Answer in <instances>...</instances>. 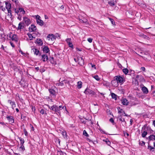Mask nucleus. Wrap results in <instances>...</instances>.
Returning a JSON list of instances; mask_svg holds the SVG:
<instances>
[{"label":"nucleus","mask_w":155,"mask_h":155,"mask_svg":"<svg viewBox=\"0 0 155 155\" xmlns=\"http://www.w3.org/2000/svg\"><path fill=\"white\" fill-rule=\"evenodd\" d=\"M6 118L10 124L12 125L14 123V118L13 116L11 115H7L6 117Z\"/></svg>","instance_id":"f257e3e1"},{"label":"nucleus","mask_w":155,"mask_h":155,"mask_svg":"<svg viewBox=\"0 0 155 155\" xmlns=\"http://www.w3.org/2000/svg\"><path fill=\"white\" fill-rule=\"evenodd\" d=\"M84 93L86 94H91L92 95H94L96 94L95 92L87 88L85 89Z\"/></svg>","instance_id":"f03ea898"},{"label":"nucleus","mask_w":155,"mask_h":155,"mask_svg":"<svg viewBox=\"0 0 155 155\" xmlns=\"http://www.w3.org/2000/svg\"><path fill=\"white\" fill-rule=\"evenodd\" d=\"M114 78L118 83H121L124 82V78L120 76H116Z\"/></svg>","instance_id":"7ed1b4c3"},{"label":"nucleus","mask_w":155,"mask_h":155,"mask_svg":"<svg viewBox=\"0 0 155 155\" xmlns=\"http://www.w3.org/2000/svg\"><path fill=\"white\" fill-rule=\"evenodd\" d=\"M78 64L81 66L84 65V60L81 57H78Z\"/></svg>","instance_id":"20e7f679"},{"label":"nucleus","mask_w":155,"mask_h":155,"mask_svg":"<svg viewBox=\"0 0 155 155\" xmlns=\"http://www.w3.org/2000/svg\"><path fill=\"white\" fill-rule=\"evenodd\" d=\"M79 20L80 22L81 23H86L87 22V19L81 16H79Z\"/></svg>","instance_id":"39448f33"},{"label":"nucleus","mask_w":155,"mask_h":155,"mask_svg":"<svg viewBox=\"0 0 155 155\" xmlns=\"http://www.w3.org/2000/svg\"><path fill=\"white\" fill-rule=\"evenodd\" d=\"M48 106L51 110L54 112H57V110L56 109L57 105H54L51 107H50V106L48 105Z\"/></svg>","instance_id":"423d86ee"},{"label":"nucleus","mask_w":155,"mask_h":155,"mask_svg":"<svg viewBox=\"0 0 155 155\" xmlns=\"http://www.w3.org/2000/svg\"><path fill=\"white\" fill-rule=\"evenodd\" d=\"M32 50L34 52V54H35L36 55H38L39 56H41V53L40 52V51L38 50L37 49L35 48H32Z\"/></svg>","instance_id":"0eeeda50"},{"label":"nucleus","mask_w":155,"mask_h":155,"mask_svg":"<svg viewBox=\"0 0 155 155\" xmlns=\"http://www.w3.org/2000/svg\"><path fill=\"white\" fill-rule=\"evenodd\" d=\"M41 59L43 62L47 61L48 62V58L47 54H43L41 55Z\"/></svg>","instance_id":"6e6552de"},{"label":"nucleus","mask_w":155,"mask_h":155,"mask_svg":"<svg viewBox=\"0 0 155 155\" xmlns=\"http://www.w3.org/2000/svg\"><path fill=\"white\" fill-rule=\"evenodd\" d=\"M148 140V142L150 141L155 140V135L153 134L150 135L148 138H147Z\"/></svg>","instance_id":"1a4fd4ad"},{"label":"nucleus","mask_w":155,"mask_h":155,"mask_svg":"<svg viewBox=\"0 0 155 155\" xmlns=\"http://www.w3.org/2000/svg\"><path fill=\"white\" fill-rule=\"evenodd\" d=\"M29 30L30 32L35 31L36 30V26L34 25H31L29 28Z\"/></svg>","instance_id":"9d476101"},{"label":"nucleus","mask_w":155,"mask_h":155,"mask_svg":"<svg viewBox=\"0 0 155 155\" xmlns=\"http://www.w3.org/2000/svg\"><path fill=\"white\" fill-rule=\"evenodd\" d=\"M23 20L25 22V23L27 25H28L31 23V21L30 20L26 17H24L23 18Z\"/></svg>","instance_id":"9b49d317"},{"label":"nucleus","mask_w":155,"mask_h":155,"mask_svg":"<svg viewBox=\"0 0 155 155\" xmlns=\"http://www.w3.org/2000/svg\"><path fill=\"white\" fill-rule=\"evenodd\" d=\"M122 103L124 105H127L129 104V101L126 99V98H124L121 101Z\"/></svg>","instance_id":"f8f14e48"},{"label":"nucleus","mask_w":155,"mask_h":155,"mask_svg":"<svg viewBox=\"0 0 155 155\" xmlns=\"http://www.w3.org/2000/svg\"><path fill=\"white\" fill-rule=\"evenodd\" d=\"M47 38H49L52 41H54L56 39L55 36L52 34H49L47 36Z\"/></svg>","instance_id":"ddd939ff"},{"label":"nucleus","mask_w":155,"mask_h":155,"mask_svg":"<svg viewBox=\"0 0 155 155\" xmlns=\"http://www.w3.org/2000/svg\"><path fill=\"white\" fill-rule=\"evenodd\" d=\"M9 38H11L12 41H15L16 42H17V40L16 39V35L15 34H14L12 35H10L9 36Z\"/></svg>","instance_id":"4468645a"},{"label":"nucleus","mask_w":155,"mask_h":155,"mask_svg":"<svg viewBox=\"0 0 155 155\" xmlns=\"http://www.w3.org/2000/svg\"><path fill=\"white\" fill-rule=\"evenodd\" d=\"M43 51L45 53H48L50 51V50L47 46H44L43 49Z\"/></svg>","instance_id":"2eb2a0df"},{"label":"nucleus","mask_w":155,"mask_h":155,"mask_svg":"<svg viewBox=\"0 0 155 155\" xmlns=\"http://www.w3.org/2000/svg\"><path fill=\"white\" fill-rule=\"evenodd\" d=\"M4 2L5 3V4L6 5L5 8L7 9H11V5L10 3L7 2H3V4H4Z\"/></svg>","instance_id":"dca6fc26"},{"label":"nucleus","mask_w":155,"mask_h":155,"mask_svg":"<svg viewBox=\"0 0 155 155\" xmlns=\"http://www.w3.org/2000/svg\"><path fill=\"white\" fill-rule=\"evenodd\" d=\"M111 84L113 85H114V87H117L118 85V83L115 79L111 81Z\"/></svg>","instance_id":"f3484780"},{"label":"nucleus","mask_w":155,"mask_h":155,"mask_svg":"<svg viewBox=\"0 0 155 155\" xmlns=\"http://www.w3.org/2000/svg\"><path fill=\"white\" fill-rule=\"evenodd\" d=\"M142 90L144 94H147L148 93V89L144 86H143L142 87Z\"/></svg>","instance_id":"a211bd4d"},{"label":"nucleus","mask_w":155,"mask_h":155,"mask_svg":"<svg viewBox=\"0 0 155 155\" xmlns=\"http://www.w3.org/2000/svg\"><path fill=\"white\" fill-rule=\"evenodd\" d=\"M148 149H149L150 151L152 152H154L155 150V148L151 146L149 144V143L148 142Z\"/></svg>","instance_id":"6ab92c4d"},{"label":"nucleus","mask_w":155,"mask_h":155,"mask_svg":"<svg viewBox=\"0 0 155 155\" xmlns=\"http://www.w3.org/2000/svg\"><path fill=\"white\" fill-rule=\"evenodd\" d=\"M48 60L52 64H56V62L54 61V57H50Z\"/></svg>","instance_id":"aec40b11"},{"label":"nucleus","mask_w":155,"mask_h":155,"mask_svg":"<svg viewBox=\"0 0 155 155\" xmlns=\"http://www.w3.org/2000/svg\"><path fill=\"white\" fill-rule=\"evenodd\" d=\"M116 2V0H111L108 2V4L110 6H113L115 5V2Z\"/></svg>","instance_id":"412c9836"},{"label":"nucleus","mask_w":155,"mask_h":155,"mask_svg":"<svg viewBox=\"0 0 155 155\" xmlns=\"http://www.w3.org/2000/svg\"><path fill=\"white\" fill-rule=\"evenodd\" d=\"M37 23L41 26H42L44 25V22L41 19H38L36 20Z\"/></svg>","instance_id":"4be33fe9"},{"label":"nucleus","mask_w":155,"mask_h":155,"mask_svg":"<svg viewBox=\"0 0 155 155\" xmlns=\"http://www.w3.org/2000/svg\"><path fill=\"white\" fill-rule=\"evenodd\" d=\"M25 81L23 79H21V81L19 82V83L20 85L21 86H23L24 87H25V85H24V84L25 83Z\"/></svg>","instance_id":"5701e85b"},{"label":"nucleus","mask_w":155,"mask_h":155,"mask_svg":"<svg viewBox=\"0 0 155 155\" xmlns=\"http://www.w3.org/2000/svg\"><path fill=\"white\" fill-rule=\"evenodd\" d=\"M49 91L51 96H54L55 95L56 92L54 89H49Z\"/></svg>","instance_id":"b1692460"},{"label":"nucleus","mask_w":155,"mask_h":155,"mask_svg":"<svg viewBox=\"0 0 155 155\" xmlns=\"http://www.w3.org/2000/svg\"><path fill=\"white\" fill-rule=\"evenodd\" d=\"M23 24L24 23H23L22 22H20L18 24V30H20L24 28V26L23 25Z\"/></svg>","instance_id":"393cba45"},{"label":"nucleus","mask_w":155,"mask_h":155,"mask_svg":"<svg viewBox=\"0 0 155 155\" xmlns=\"http://www.w3.org/2000/svg\"><path fill=\"white\" fill-rule=\"evenodd\" d=\"M37 42L40 46L42 45L43 44V43L41 39H38L37 40Z\"/></svg>","instance_id":"a878e982"},{"label":"nucleus","mask_w":155,"mask_h":155,"mask_svg":"<svg viewBox=\"0 0 155 155\" xmlns=\"http://www.w3.org/2000/svg\"><path fill=\"white\" fill-rule=\"evenodd\" d=\"M140 36L143 38H146L147 40H149V38L147 36V35H144L143 34H141L140 35Z\"/></svg>","instance_id":"bb28decb"},{"label":"nucleus","mask_w":155,"mask_h":155,"mask_svg":"<svg viewBox=\"0 0 155 155\" xmlns=\"http://www.w3.org/2000/svg\"><path fill=\"white\" fill-rule=\"evenodd\" d=\"M82 87V82L81 81H78V82L77 87L78 89L81 88Z\"/></svg>","instance_id":"cd10ccee"},{"label":"nucleus","mask_w":155,"mask_h":155,"mask_svg":"<svg viewBox=\"0 0 155 155\" xmlns=\"http://www.w3.org/2000/svg\"><path fill=\"white\" fill-rule=\"evenodd\" d=\"M123 72L125 74H127L129 70L127 68H124L122 70Z\"/></svg>","instance_id":"c85d7f7f"},{"label":"nucleus","mask_w":155,"mask_h":155,"mask_svg":"<svg viewBox=\"0 0 155 155\" xmlns=\"http://www.w3.org/2000/svg\"><path fill=\"white\" fill-rule=\"evenodd\" d=\"M111 96L112 98L113 99H114L115 100L117 99V95L114 93H111Z\"/></svg>","instance_id":"c756f323"},{"label":"nucleus","mask_w":155,"mask_h":155,"mask_svg":"<svg viewBox=\"0 0 155 155\" xmlns=\"http://www.w3.org/2000/svg\"><path fill=\"white\" fill-rule=\"evenodd\" d=\"M20 139L21 145H23L25 142L24 140L21 137L19 138Z\"/></svg>","instance_id":"7c9ffc66"},{"label":"nucleus","mask_w":155,"mask_h":155,"mask_svg":"<svg viewBox=\"0 0 155 155\" xmlns=\"http://www.w3.org/2000/svg\"><path fill=\"white\" fill-rule=\"evenodd\" d=\"M118 118H119V120L120 121L122 122H125V123H126L124 119L122 118L121 115H120V116H119Z\"/></svg>","instance_id":"2f4dec72"},{"label":"nucleus","mask_w":155,"mask_h":155,"mask_svg":"<svg viewBox=\"0 0 155 155\" xmlns=\"http://www.w3.org/2000/svg\"><path fill=\"white\" fill-rule=\"evenodd\" d=\"M147 134V132L146 131H144L142 134V136L143 137H145Z\"/></svg>","instance_id":"473e14b6"},{"label":"nucleus","mask_w":155,"mask_h":155,"mask_svg":"<svg viewBox=\"0 0 155 155\" xmlns=\"http://www.w3.org/2000/svg\"><path fill=\"white\" fill-rule=\"evenodd\" d=\"M19 12H21L23 14H25V11L24 9L22 8H19Z\"/></svg>","instance_id":"72a5a7b5"},{"label":"nucleus","mask_w":155,"mask_h":155,"mask_svg":"<svg viewBox=\"0 0 155 155\" xmlns=\"http://www.w3.org/2000/svg\"><path fill=\"white\" fill-rule=\"evenodd\" d=\"M27 35H28V37L30 40H31L33 39V36L29 33H28Z\"/></svg>","instance_id":"f704fd0d"},{"label":"nucleus","mask_w":155,"mask_h":155,"mask_svg":"<svg viewBox=\"0 0 155 155\" xmlns=\"http://www.w3.org/2000/svg\"><path fill=\"white\" fill-rule=\"evenodd\" d=\"M62 134L64 138H65L67 137V133L65 131H62Z\"/></svg>","instance_id":"c9c22d12"},{"label":"nucleus","mask_w":155,"mask_h":155,"mask_svg":"<svg viewBox=\"0 0 155 155\" xmlns=\"http://www.w3.org/2000/svg\"><path fill=\"white\" fill-rule=\"evenodd\" d=\"M83 134L84 136H85L87 137H88L89 136V135L88 134L87 132L85 130H84L83 132Z\"/></svg>","instance_id":"e433bc0d"},{"label":"nucleus","mask_w":155,"mask_h":155,"mask_svg":"<svg viewBox=\"0 0 155 155\" xmlns=\"http://www.w3.org/2000/svg\"><path fill=\"white\" fill-rule=\"evenodd\" d=\"M109 19L113 25H115V21L113 19L111 18H109Z\"/></svg>","instance_id":"4c0bfd02"},{"label":"nucleus","mask_w":155,"mask_h":155,"mask_svg":"<svg viewBox=\"0 0 155 155\" xmlns=\"http://www.w3.org/2000/svg\"><path fill=\"white\" fill-rule=\"evenodd\" d=\"M139 144L141 146H143L145 145V142L144 141H141V142L140 141V140L139 141Z\"/></svg>","instance_id":"58836bf2"},{"label":"nucleus","mask_w":155,"mask_h":155,"mask_svg":"<svg viewBox=\"0 0 155 155\" xmlns=\"http://www.w3.org/2000/svg\"><path fill=\"white\" fill-rule=\"evenodd\" d=\"M94 77L96 80L97 81H98L100 80V78L97 75H95Z\"/></svg>","instance_id":"ea45409f"},{"label":"nucleus","mask_w":155,"mask_h":155,"mask_svg":"<svg viewBox=\"0 0 155 155\" xmlns=\"http://www.w3.org/2000/svg\"><path fill=\"white\" fill-rule=\"evenodd\" d=\"M23 131L25 135L27 136L28 135V133L25 128H24Z\"/></svg>","instance_id":"a19ab883"},{"label":"nucleus","mask_w":155,"mask_h":155,"mask_svg":"<svg viewBox=\"0 0 155 155\" xmlns=\"http://www.w3.org/2000/svg\"><path fill=\"white\" fill-rule=\"evenodd\" d=\"M57 84L58 86H59V85L63 86V85H64V82H63V81H61L60 83H58Z\"/></svg>","instance_id":"79ce46f5"},{"label":"nucleus","mask_w":155,"mask_h":155,"mask_svg":"<svg viewBox=\"0 0 155 155\" xmlns=\"http://www.w3.org/2000/svg\"><path fill=\"white\" fill-rule=\"evenodd\" d=\"M5 35L4 34H2L1 35V37L3 38V40L5 41Z\"/></svg>","instance_id":"37998d69"},{"label":"nucleus","mask_w":155,"mask_h":155,"mask_svg":"<svg viewBox=\"0 0 155 155\" xmlns=\"http://www.w3.org/2000/svg\"><path fill=\"white\" fill-rule=\"evenodd\" d=\"M117 110L118 111V113H121L123 110L122 109H120V107L118 108Z\"/></svg>","instance_id":"c03bdc74"},{"label":"nucleus","mask_w":155,"mask_h":155,"mask_svg":"<svg viewBox=\"0 0 155 155\" xmlns=\"http://www.w3.org/2000/svg\"><path fill=\"white\" fill-rule=\"evenodd\" d=\"M66 41L67 42V43L68 44V43L71 42V39L70 38H67L66 40Z\"/></svg>","instance_id":"a18cd8bd"},{"label":"nucleus","mask_w":155,"mask_h":155,"mask_svg":"<svg viewBox=\"0 0 155 155\" xmlns=\"http://www.w3.org/2000/svg\"><path fill=\"white\" fill-rule=\"evenodd\" d=\"M20 148L21 149V150L22 151H24L25 150V147L24 145H21L20 147Z\"/></svg>","instance_id":"49530a36"},{"label":"nucleus","mask_w":155,"mask_h":155,"mask_svg":"<svg viewBox=\"0 0 155 155\" xmlns=\"http://www.w3.org/2000/svg\"><path fill=\"white\" fill-rule=\"evenodd\" d=\"M87 41L90 43H91L93 39L91 38H87Z\"/></svg>","instance_id":"de8ad7c7"},{"label":"nucleus","mask_w":155,"mask_h":155,"mask_svg":"<svg viewBox=\"0 0 155 155\" xmlns=\"http://www.w3.org/2000/svg\"><path fill=\"white\" fill-rule=\"evenodd\" d=\"M56 109H57V113H58L59 114H60L61 113L60 111V110L59 109L58 106H57Z\"/></svg>","instance_id":"09e8293b"},{"label":"nucleus","mask_w":155,"mask_h":155,"mask_svg":"<svg viewBox=\"0 0 155 155\" xmlns=\"http://www.w3.org/2000/svg\"><path fill=\"white\" fill-rule=\"evenodd\" d=\"M16 107V104H15V102H14L13 103H12V107L13 109L14 107Z\"/></svg>","instance_id":"8fccbe9b"},{"label":"nucleus","mask_w":155,"mask_h":155,"mask_svg":"<svg viewBox=\"0 0 155 155\" xmlns=\"http://www.w3.org/2000/svg\"><path fill=\"white\" fill-rule=\"evenodd\" d=\"M147 126V125H144L142 127V130L145 131Z\"/></svg>","instance_id":"3c124183"},{"label":"nucleus","mask_w":155,"mask_h":155,"mask_svg":"<svg viewBox=\"0 0 155 155\" xmlns=\"http://www.w3.org/2000/svg\"><path fill=\"white\" fill-rule=\"evenodd\" d=\"M44 112L45 110L44 109H42L40 111V113L42 114H44Z\"/></svg>","instance_id":"603ef678"},{"label":"nucleus","mask_w":155,"mask_h":155,"mask_svg":"<svg viewBox=\"0 0 155 155\" xmlns=\"http://www.w3.org/2000/svg\"><path fill=\"white\" fill-rule=\"evenodd\" d=\"M0 124L2 125H3L4 126V127H5V126H6V124H7V123H5L4 122H0Z\"/></svg>","instance_id":"864d4df0"},{"label":"nucleus","mask_w":155,"mask_h":155,"mask_svg":"<svg viewBox=\"0 0 155 155\" xmlns=\"http://www.w3.org/2000/svg\"><path fill=\"white\" fill-rule=\"evenodd\" d=\"M68 44L69 47H71V48L73 47V45L72 44V43L71 42L68 43Z\"/></svg>","instance_id":"5fc2aeb1"},{"label":"nucleus","mask_w":155,"mask_h":155,"mask_svg":"<svg viewBox=\"0 0 155 155\" xmlns=\"http://www.w3.org/2000/svg\"><path fill=\"white\" fill-rule=\"evenodd\" d=\"M58 107L59 109H60V110H61L64 108V106H62L60 105V106H59Z\"/></svg>","instance_id":"6e6d98bb"},{"label":"nucleus","mask_w":155,"mask_h":155,"mask_svg":"<svg viewBox=\"0 0 155 155\" xmlns=\"http://www.w3.org/2000/svg\"><path fill=\"white\" fill-rule=\"evenodd\" d=\"M62 81H63V82H64V83H65V84H67L68 83H69V81H68L65 80H64Z\"/></svg>","instance_id":"4d7b16f0"},{"label":"nucleus","mask_w":155,"mask_h":155,"mask_svg":"<svg viewBox=\"0 0 155 155\" xmlns=\"http://www.w3.org/2000/svg\"><path fill=\"white\" fill-rule=\"evenodd\" d=\"M109 121L110 122H111L112 123H114V121L113 118H111L110 119Z\"/></svg>","instance_id":"13d9d810"},{"label":"nucleus","mask_w":155,"mask_h":155,"mask_svg":"<svg viewBox=\"0 0 155 155\" xmlns=\"http://www.w3.org/2000/svg\"><path fill=\"white\" fill-rule=\"evenodd\" d=\"M40 16L39 15H37L36 16V20H38V19H40Z\"/></svg>","instance_id":"bf43d9fd"},{"label":"nucleus","mask_w":155,"mask_h":155,"mask_svg":"<svg viewBox=\"0 0 155 155\" xmlns=\"http://www.w3.org/2000/svg\"><path fill=\"white\" fill-rule=\"evenodd\" d=\"M10 43L11 44V45L12 46V47H15V45H14V44H13V43L11 41H10Z\"/></svg>","instance_id":"052dcab7"},{"label":"nucleus","mask_w":155,"mask_h":155,"mask_svg":"<svg viewBox=\"0 0 155 155\" xmlns=\"http://www.w3.org/2000/svg\"><path fill=\"white\" fill-rule=\"evenodd\" d=\"M111 144V143L110 142V141L109 140H107V144L108 145V146H110V144Z\"/></svg>","instance_id":"680f3d73"},{"label":"nucleus","mask_w":155,"mask_h":155,"mask_svg":"<svg viewBox=\"0 0 155 155\" xmlns=\"http://www.w3.org/2000/svg\"><path fill=\"white\" fill-rule=\"evenodd\" d=\"M8 102L9 104H11V103H13L14 102H13L12 101H11V100H9L8 101Z\"/></svg>","instance_id":"e2e57ef3"},{"label":"nucleus","mask_w":155,"mask_h":155,"mask_svg":"<svg viewBox=\"0 0 155 155\" xmlns=\"http://www.w3.org/2000/svg\"><path fill=\"white\" fill-rule=\"evenodd\" d=\"M91 67L92 68H94L95 69H96V68L95 67V65L94 64H93L91 63Z\"/></svg>","instance_id":"0e129e2a"},{"label":"nucleus","mask_w":155,"mask_h":155,"mask_svg":"<svg viewBox=\"0 0 155 155\" xmlns=\"http://www.w3.org/2000/svg\"><path fill=\"white\" fill-rule=\"evenodd\" d=\"M12 0L13 2H15L16 4L18 2V0Z\"/></svg>","instance_id":"69168bd1"},{"label":"nucleus","mask_w":155,"mask_h":155,"mask_svg":"<svg viewBox=\"0 0 155 155\" xmlns=\"http://www.w3.org/2000/svg\"><path fill=\"white\" fill-rule=\"evenodd\" d=\"M141 69L143 71H145V67H142L141 68Z\"/></svg>","instance_id":"338daca9"},{"label":"nucleus","mask_w":155,"mask_h":155,"mask_svg":"<svg viewBox=\"0 0 155 155\" xmlns=\"http://www.w3.org/2000/svg\"><path fill=\"white\" fill-rule=\"evenodd\" d=\"M118 65L120 68H121L122 67V65L119 63H118Z\"/></svg>","instance_id":"774afa93"}]
</instances>
